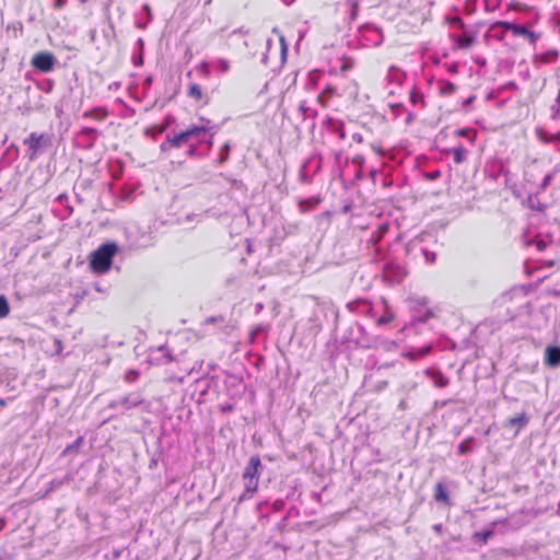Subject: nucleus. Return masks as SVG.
Instances as JSON below:
<instances>
[{"label":"nucleus","mask_w":560,"mask_h":560,"mask_svg":"<svg viewBox=\"0 0 560 560\" xmlns=\"http://www.w3.org/2000/svg\"><path fill=\"white\" fill-rule=\"evenodd\" d=\"M207 127L206 126H196L192 128H189L178 135L167 136V143H170L174 148H179L184 143H187L191 138H196L198 142L203 141V137L207 133Z\"/></svg>","instance_id":"7ed1b4c3"},{"label":"nucleus","mask_w":560,"mask_h":560,"mask_svg":"<svg viewBox=\"0 0 560 560\" xmlns=\"http://www.w3.org/2000/svg\"><path fill=\"white\" fill-rule=\"evenodd\" d=\"M448 21H450V23L456 24V25H458L460 27L464 26L462 19L458 18V16L452 18Z\"/></svg>","instance_id":"ea45409f"},{"label":"nucleus","mask_w":560,"mask_h":560,"mask_svg":"<svg viewBox=\"0 0 560 560\" xmlns=\"http://www.w3.org/2000/svg\"><path fill=\"white\" fill-rule=\"evenodd\" d=\"M280 42H281V45H282V51L285 52L287 50V45H285V42H284V38L283 36L280 37Z\"/></svg>","instance_id":"c03bdc74"},{"label":"nucleus","mask_w":560,"mask_h":560,"mask_svg":"<svg viewBox=\"0 0 560 560\" xmlns=\"http://www.w3.org/2000/svg\"><path fill=\"white\" fill-rule=\"evenodd\" d=\"M425 259L428 262L432 264L435 261V254L430 252H424Z\"/></svg>","instance_id":"e433bc0d"},{"label":"nucleus","mask_w":560,"mask_h":560,"mask_svg":"<svg viewBox=\"0 0 560 560\" xmlns=\"http://www.w3.org/2000/svg\"><path fill=\"white\" fill-rule=\"evenodd\" d=\"M5 523H7L5 518L4 517H0V532L3 529Z\"/></svg>","instance_id":"a18cd8bd"},{"label":"nucleus","mask_w":560,"mask_h":560,"mask_svg":"<svg viewBox=\"0 0 560 560\" xmlns=\"http://www.w3.org/2000/svg\"><path fill=\"white\" fill-rule=\"evenodd\" d=\"M139 376H140V372L138 370L131 369L125 373L124 380L127 383H133L139 378Z\"/></svg>","instance_id":"393cba45"},{"label":"nucleus","mask_w":560,"mask_h":560,"mask_svg":"<svg viewBox=\"0 0 560 560\" xmlns=\"http://www.w3.org/2000/svg\"><path fill=\"white\" fill-rule=\"evenodd\" d=\"M318 202H319L318 199L303 200L300 202V208L303 212H305V211H308L310 209H312Z\"/></svg>","instance_id":"a878e982"},{"label":"nucleus","mask_w":560,"mask_h":560,"mask_svg":"<svg viewBox=\"0 0 560 560\" xmlns=\"http://www.w3.org/2000/svg\"><path fill=\"white\" fill-rule=\"evenodd\" d=\"M513 34L515 36H523V37L527 38L532 44H535L536 40L538 39V35L536 33L529 31L524 25L516 24L514 27Z\"/></svg>","instance_id":"9b49d317"},{"label":"nucleus","mask_w":560,"mask_h":560,"mask_svg":"<svg viewBox=\"0 0 560 560\" xmlns=\"http://www.w3.org/2000/svg\"><path fill=\"white\" fill-rule=\"evenodd\" d=\"M299 109H300V112H302L303 114L308 115V110H310V108H308V106H307V104H306V102H305V101H302V102L300 103V105H299Z\"/></svg>","instance_id":"72a5a7b5"},{"label":"nucleus","mask_w":560,"mask_h":560,"mask_svg":"<svg viewBox=\"0 0 560 560\" xmlns=\"http://www.w3.org/2000/svg\"><path fill=\"white\" fill-rule=\"evenodd\" d=\"M372 148H373V150H374L375 152H377L378 154H382V153H383V151H382V149H381L380 147H374V145H372Z\"/></svg>","instance_id":"49530a36"},{"label":"nucleus","mask_w":560,"mask_h":560,"mask_svg":"<svg viewBox=\"0 0 560 560\" xmlns=\"http://www.w3.org/2000/svg\"><path fill=\"white\" fill-rule=\"evenodd\" d=\"M200 70H201V72H202L205 75H209V65H208V62L203 61V62L200 65Z\"/></svg>","instance_id":"4c0bfd02"},{"label":"nucleus","mask_w":560,"mask_h":560,"mask_svg":"<svg viewBox=\"0 0 560 560\" xmlns=\"http://www.w3.org/2000/svg\"><path fill=\"white\" fill-rule=\"evenodd\" d=\"M151 82H152V79L149 77V78L145 80V84H147V85H149V84H151Z\"/></svg>","instance_id":"3c124183"},{"label":"nucleus","mask_w":560,"mask_h":560,"mask_svg":"<svg viewBox=\"0 0 560 560\" xmlns=\"http://www.w3.org/2000/svg\"><path fill=\"white\" fill-rule=\"evenodd\" d=\"M373 32L377 36V39L375 40V45H380L383 42V34L378 28H374Z\"/></svg>","instance_id":"f704fd0d"},{"label":"nucleus","mask_w":560,"mask_h":560,"mask_svg":"<svg viewBox=\"0 0 560 560\" xmlns=\"http://www.w3.org/2000/svg\"><path fill=\"white\" fill-rule=\"evenodd\" d=\"M434 499L438 502H443L446 505H451L448 493L442 482H438L434 487Z\"/></svg>","instance_id":"f8f14e48"},{"label":"nucleus","mask_w":560,"mask_h":560,"mask_svg":"<svg viewBox=\"0 0 560 560\" xmlns=\"http://www.w3.org/2000/svg\"><path fill=\"white\" fill-rule=\"evenodd\" d=\"M57 62L56 57L50 51H39L32 57L31 65L43 73L50 72Z\"/></svg>","instance_id":"423d86ee"},{"label":"nucleus","mask_w":560,"mask_h":560,"mask_svg":"<svg viewBox=\"0 0 560 560\" xmlns=\"http://www.w3.org/2000/svg\"><path fill=\"white\" fill-rule=\"evenodd\" d=\"M165 149H166V145L163 143V144L161 145V150H165Z\"/></svg>","instance_id":"864d4df0"},{"label":"nucleus","mask_w":560,"mask_h":560,"mask_svg":"<svg viewBox=\"0 0 560 560\" xmlns=\"http://www.w3.org/2000/svg\"><path fill=\"white\" fill-rule=\"evenodd\" d=\"M262 468L261 460L258 455H254L249 458L244 472L243 481L245 491L254 493L257 491L259 481V471Z\"/></svg>","instance_id":"f03ea898"},{"label":"nucleus","mask_w":560,"mask_h":560,"mask_svg":"<svg viewBox=\"0 0 560 560\" xmlns=\"http://www.w3.org/2000/svg\"><path fill=\"white\" fill-rule=\"evenodd\" d=\"M455 91H456V86L454 83L448 82V81H442L440 83V93L442 95H452L455 93Z\"/></svg>","instance_id":"f3484780"},{"label":"nucleus","mask_w":560,"mask_h":560,"mask_svg":"<svg viewBox=\"0 0 560 560\" xmlns=\"http://www.w3.org/2000/svg\"><path fill=\"white\" fill-rule=\"evenodd\" d=\"M447 152L453 154L456 164H460L466 160V150L462 145L452 148Z\"/></svg>","instance_id":"ddd939ff"},{"label":"nucleus","mask_w":560,"mask_h":560,"mask_svg":"<svg viewBox=\"0 0 560 560\" xmlns=\"http://www.w3.org/2000/svg\"><path fill=\"white\" fill-rule=\"evenodd\" d=\"M425 374L433 381L434 386L439 388L446 387L450 383L448 378L441 371H425Z\"/></svg>","instance_id":"9d476101"},{"label":"nucleus","mask_w":560,"mask_h":560,"mask_svg":"<svg viewBox=\"0 0 560 560\" xmlns=\"http://www.w3.org/2000/svg\"><path fill=\"white\" fill-rule=\"evenodd\" d=\"M142 11L148 15L149 20L152 19V12H151V8L149 4H143Z\"/></svg>","instance_id":"58836bf2"},{"label":"nucleus","mask_w":560,"mask_h":560,"mask_svg":"<svg viewBox=\"0 0 560 560\" xmlns=\"http://www.w3.org/2000/svg\"><path fill=\"white\" fill-rule=\"evenodd\" d=\"M262 307H264V306H262V304H261V303H257V304H256V311H257V312H260V311L262 310Z\"/></svg>","instance_id":"09e8293b"},{"label":"nucleus","mask_w":560,"mask_h":560,"mask_svg":"<svg viewBox=\"0 0 560 560\" xmlns=\"http://www.w3.org/2000/svg\"><path fill=\"white\" fill-rule=\"evenodd\" d=\"M556 102H557L558 104H560V89H559V92H558V95H557Z\"/></svg>","instance_id":"8fccbe9b"},{"label":"nucleus","mask_w":560,"mask_h":560,"mask_svg":"<svg viewBox=\"0 0 560 560\" xmlns=\"http://www.w3.org/2000/svg\"><path fill=\"white\" fill-rule=\"evenodd\" d=\"M153 352H159L163 357L162 363H168L173 361V355L166 346L158 347Z\"/></svg>","instance_id":"4be33fe9"},{"label":"nucleus","mask_w":560,"mask_h":560,"mask_svg":"<svg viewBox=\"0 0 560 560\" xmlns=\"http://www.w3.org/2000/svg\"><path fill=\"white\" fill-rule=\"evenodd\" d=\"M83 442V438H78L74 443H72L71 445H68L66 447V450L63 451V453H69V452H74L79 448V446L82 444Z\"/></svg>","instance_id":"c85d7f7f"},{"label":"nucleus","mask_w":560,"mask_h":560,"mask_svg":"<svg viewBox=\"0 0 560 560\" xmlns=\"http://www.w3.org/2000/svg\"><path fill=\"white\" fill-rule=\"evenodd\" d=\"M145 402L144 398L140 393L133 392L124 396L118 400H112L108 404V408L110 409H120L121 412L128 411L130 409L140 407Z\"/></svg>","instance_id":"20e7f679"},{"label":"nucleus","mask_w":560,"mask_h":560,"mask_svg":"<svg viewBox=\"0 0 560 560\" xmlns=\"http://www.w3.org/2000/svg\"><path fill=\"white\" fill-rule=\"evenodd\" d=\"M118 252V246L115 242L102 244L91 255L90 266L93 271L97 273H105L112 267L113 257Z\"/></svg>","instance_id":"f257e3e1"},{"label":"nucleus","mask_w":560,"mask_h":560,"mask_svg":"<svg viewBox=\"0 0 560 560\" xmlns=\"http://www.w3.org/2000/svg\"><path fill=\"white\" fill-rule=\"evenodd\" d=\"M515 25H516V24H514V23H512V22H508V21H498V22H494V23L491 25V30H495L497 27H502L503 30H505V31H511V32L513 33Z\"/></svg>","instance_id":"5701e85b"},{"label":"nucleus","mask_w":560,"mask_h":560,"mask_svg":"<svg viewBox=\"0 0 560 560\" xmlns=\"http://www.w3.org/2000/svg\"><path fill=\"white\" fill-rule=\"evenodd\" d=\"M537 136H538V138L541 141H544L546 143L555 142L558 139V136H556V135H548L547 132H545L541 129H537Z\"/></svg>","instance_id":"b1692460"},{"label":"nucleus","mask_w":560,"mask_h":560,"mask_svg":"<svg viewBox=\"0 0 560 560\" xmlns=\"http://www.w3.org/2000/svg\"><path fill=\"white\" fill-rule=\"evenodd\" d=\"M229 154H230V144L224 143V145L220 150L219 163H224L225 161H228Z\"/></svg>","instance_id":"bb28decb"},{"label":"nucleus","mask_w":560,"mask_h":560,"mask_svg":"<svg viewBox=\"0 0 560 560\" xmlns=\"http://www.w3.org/2000/svg\"><path fill=\"white\" fill-rule=\"evenodd\" d=\"M222 320H223L222 317L211 316V317L206 318L205 324L208 325V324H213V323L222 322Z\"/></svg>","instance_id":"c9c22d12"},{"label":"nucleus","mask_w":560,"mask_h":560,"mask_svg":"<svg viewBox=\"0 0 560 560\" xmlns=\"http://www.w3.org/2000/svg\"><path fill=\"white\" fill-rule=\"evenodd\" d=\"M399 407H400V408H402V409L406 407V404H405V401H404V400H402V401H400Z\"/></svg>","instance_id":"603ef678"},{"label":"nucleus","mask_w":560,"mask_h":560,"mask_svg":"<svg viewBox=\"0 0 560 560\" xmlns=\"http://www.w3.org/2000/svg\"><path fill=\"white\" fill-rule=\"evenodd\" d=\"M67 3V0H54V9L60 10L62 9Z\"/></svg>","instance_id":"473e14b6"},{"label":"nucleus","mask_w":560,"mask_h":560,"mask_svg":"<svg viewBox=\"0 0 560 560\" xmlns=\"http://www.w3.org/2000/svg\"><path fill=\"white\" fill-rule=\"evenodd\" d=\"M545 363L551 368L560 365V347L549 346L546 348Z\"/></svg>","instance_id":"0eeeda50"},{"label":"nucleus","mask_w":560,"mask_h":560,"mask_svg":"<svg viewBox=\"0 0 560 560\" xmlns=\"http://www.w3.org/2000/svg\"><path fill=\"white\" fill-rule=\"evenodd\" d=\"M430 352H431V346L429 345L425 347L408 350L402 353V357L409 359L410 361H416V360L424 358Z\"/></svg>","instance_id":"6e6552de"},{"label":"nucleus","mask_w":560,"mask_h":560,"mask_svg":"<svg viewBox=\"0 0 560 560\" xmlns=\"http://www.w3.org/2000/svg\"><path fill=\"white\" fill-rule=\"evenodd\" d=\"M552 179V175L551 174H547L544 179H542V183L540 185V189L541 190H545L547 188V186L550 184V180Z\"/></svg>","instance_id":"7c9ffc66"},{"label":"nucleus","mask_w":560,"mask_h":560,"mask_svg":"<svg viewBox=\"0 0 560 560\" xmlns=\"http://www.w3.org/2000/svg\"><path fill=\"white\" fill-rule=\"evenodd\" d=\"M214 66L217 71L220 73H226L231 68L230 61L224 58L217 59Z\"/></svg>","instance_id":"6ab92c4d"},{"label":"nucleus","mask_w":560,"mask_h":560,"mask_svg":"<svg viewBox=\"0 0 560 560\" xmlns=\"http://www.w3.org/2000/svg\"><path fill=\"white\" fill-rule=\"evenodd\" d=\"M509 10H514V11H517V10H521L522 9V5L521 3L518 2H511L508 7Z\"/></svg>","instance_id":"a19ab883"},{"label":"nucleus","mask_w":560,"mask_h":560,"mask_svg":"<svg viewBox=\"0 0 560 560\" xmlns=\"http://www.w3.org/2000/svg\"><path fill=\"white\" fill-rule=\"evenodd\" d=\"M410 102L412 103V105L415 106H418L420 105V107H424V96L423 94L418 90V89H412L410 91Z\"/></svg>","instance_id":"2eb2a0df"},{"label":"nucleus","mask_w":560,"mask_h":560,"mask_svg":"<svg viewBox=\"0 0 560 560\" xmlns=\"http://www.w3.org/2000/svg\"><path fill=\"white\" fill-rule=\"evenodd\" d=\"M393 319V316L392 315H388V316H381L378 319H377V325H384V324H387L388 322H390Z\"/></svg>","instance_id":"2f4dec72"},{"label":"nucleus","mask_w":560,"mask_h":560,"mask_svg":"<svg viewBox=\"0 0 560 560\" xmlns=\"http://www.w3.org/2000/svg\"><path fill=\"white\" fill-rule=\"evenodd\" d=\"M528 422V418L526 416L525 412L518 415V416H515V417H512L510 419L506 420V423H505V427L508 428H514L515 429V433H518V431L524 428Z\"/></svg>","instance_id":"1a4fd4ad"},{"label":"nucleus","mask_w":560,"mask_h":560,"mask_svg":"<svg viewBox=\"0 0 560 560\" xmlns=\"http://www.w3.org/2000/svg\"><path fill=\"white\" fill-rule=\"evenodd\" d=\"M80 136L85 137L91 142L90 145H92L100 136V131L91 127H84L81 129Z\"/></svg>","instance_id":"4468645a"},{"label":"nucleus","mask_w":560,"mask_h":560,"mask_svg":"<svg viewBox=\"0 0 560 560\" xmlns=\"http://www.w3.org/2000/svg\"><path fill=\"white\" fill-rule=\"evenodd\" d=\"M23 144L27 147L30 151L28 158L34 160L42 148H46L50 144V137L46 133L32 132L28 138L23 140Z\"/></svg>","instance_id":"39448f33"},{"label":"nucleus","mask_w":560,"mask_h":560,"mask_svg":"<svg viewBox=\"0 0 560 560\" xmlns=\"http://www.w3.org/2000/svg\"><path fill=\"white\" fill-rule=\"evenodd\" d=\"M120 555H121V550L117 549V550L114 551V557L115 558H119Z\"/></svg>","instance_id":"de8ad7c7"},{"label":"nucleus","mask_w":560,"mask_h":560,"mask_svg":"<svg viewBox=\"0 0 560 560\" xmlns=\"http://www.w3.org/2000/svg\"><path fill=\"white\" fill-rule=\"evenodd\" d=\"M433 529L438 534H441L442 533V525L441 524H435V525H433Z\"/></svg>","instance_id":"79ce46f5"},{"label":"nucleus","mask_w":560,"mask_h":560,"mask_svg":"<svg viewBox=\"0 0 560 560\" xmlns=\"http://www.w3.org/2000/svg\"><path fill=\"white\" fill-rule=\"evenodd\" d=\"M107 116V112L101 108H94L92 110H88L83 114L84 118H93L96 120H103Z\"/></svg>","instance_id":"dca6fc26"},{"label":"nucleus","mask_w":560,"mask_h":560,"mask_svg":"<svg viewBox=\"0 0 560 560\" xmlns=\"http://www.w3.org/2000/svg\"><path fill=\"white\" fill-rule=\"evenodd\" d=\"M352 138H353V140H355L357 142H362V140H363V139H362V136H361V135H359V133H354V135L352 136Z\"/></svg>","instance_id":"37998d69"},{"label":"nucleus","mask_w":560,"mask_h":560,"mask_svg":"<svg viewBox=\"0 0 560 560\" xmlns=\"http://www.w3.org/2000/svg\"><path fill=\"white\" fill-rule=\"evenodd\" d=\"M188 95L195 100H200L202 97V90L198 84L191 83L188 85Z\"/></svg>","instance_id":"412c9836"},{"label":"nucleus","mask_w":560,"mask_h":560,"mask_svg":"<svg viewBox=\"0 0 560 560\" xmlns=\"http://www.w3.org/2000/svg\"><path fill=\"white\" fill-rule=\"evenodd\" d=\"M472 444H474V438H467L466 440H464L459 446H458V453L460 455H465V454H468L469 452H471L472 450Z\"/></svg>","instance_id":"a211bd4d"},{"label":"nucleus","mask_w":560,"mask_h":560,"mask_svg":"<svg viewBox=\"0 0 560 560\" xmlns=\"http://www.w3.org/2000/svg\"><path fill=\"white\" fill-rule=\"evenodd\" d=\"M474 43V38L470 36H463L458 38V46L460 48H469Z\"/></svg>","instance_id":"cd10ccee"},{"label":"nucleus","mask_w":560,"mask_h":560,"mask_svg":"<svg viewBox=\"0 0 560 560\" xmlns=\"http://www.w3.org/2000/svg\"><path fill=\"white\" fill-rule=\"evenodd\" d=\"M10 313V304L4 295H0V319L5 318Z\"/></svg>","instance_id":"aec40b11"},{"label":"nucleus","mask_w":560,"mask_h":560,"mask_svg":"<svg viewBox=\"0 0 560 560\" xmlns=\"http://www.w3.org/2000/svg\"><path fill=\"white\" fill-rule=\"evenodd\" d=\"M492 536V530H486L482 533H476L475 537L480 538L483 542L488 540L489 537Z\"/></svg>","instance_id":"c756f323"}]
</instances>
